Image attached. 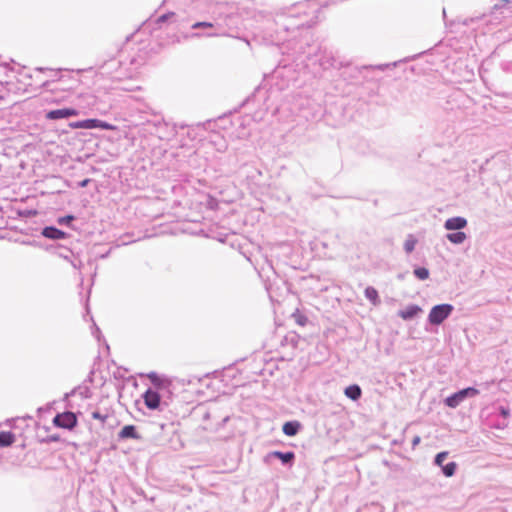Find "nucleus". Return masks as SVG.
<instances>
[{"instance_id": "c9c22d12", "label": "nucleus", "mask_w": 512, "mask_h": 512, "mask_svg": "<svg viewBox=\"0 0 512 512\" xmlns=\"http://www.w3.org/2000/svg\"><path fill=\"white\" fill-rule=\"evenodd\" d=\"M463 24H464V25H467V24H468L467 19H465V20L463 21Z\"/></svg>"}, {"instance_id": "72a5a7b5", "label": "nucleus", "mask_w": 512, "mask_h": 512, "mask_svg": "<svg viewBox=\"0 0 512 512\" xmlns=\"http://www.w3.org/2000/svg\"><path fill=\"white\" fill-rule=\"evenodd\" d=\"M228 420H229V417H228V416L224 417V418H223V424H225Z\"/></svg>"}, {"instance_id": "cd10ccee", "label": "nucleus", "mask_w": 512, "mask_h": 512, "mask_svg": "<svg viewBox=\"0 0 512 512\" xmlns=\"http://www.w3.org/2000/svg\"><path fill=\"white\" fill-rule=\"evenodd\" d=\"M174 13H168V14H163L161 15L159 18H158V23H162V22H165L170 16H173Z\"/></svg>"}, {"instance_id": "aec40b11", "label": "nucleus", "mask_w": 512, "mask_h": 512, "mask_svg": "<svg viewBox=\"0 0 512 512\" xmlns=\"http://www.w3.org/2000/svg\"><path fill=\"white\" fill-rule=\"evenodd\" d=\"M148 378L149 380L151 381V383L156 387V388H160L161 385H162V380L160 379V377L158 376V374L156 372H151L149 373L148 375Z\"/></svg>"}, {"instance_id": "9d476101", "label": "nucleus", "mask_w": 512, "mask_h": 512, "mask_svg": "<svg viewBox=\"0 0 512 512\" xmlns=\"http://www.w3.org/2000/svg\"><path fill=\"white\" fill-rule=\"evenodd\" d=\"M301 428V424L298 421H288L284 423L282 431L287 436H295Z\"/></svg>"}, {"instance_id": "ddd939ff", "label": "nucleus", "mask_w": 512, "mask_h": 512, "mask_svg": "<svg viewBox=\"0 0 512 512\" xmlns=\"http://www.w3.org/2000/svg\"><path fill=\"white\" fill-rule=\"evenodd\" d=\"M344 394L349 399H351L353 401H357L361 397L362 391H361V388H360L359 385L352 384V385H350V386L345 388Z\"/></svg>"}, {"instance_id": "2eb2a0df", "label": "nucleus", "mask_w": 512, "mask_h": 512, "mask_svg": "<svg viewBox=\"0 0 512 512\" xmlns=\"http://www.w3.org/2000/svg\"><path fill=\"white\" fill-rule=\"evenodd\" d=\"M446 238L453 244H462L466 239H467V235L466 233L462 232V231H456V232H452V233H448L446 235Z\"/></svg>"}, {"instance_id": "473e14b6", "label": "nucleus", "mask_w": 512, "mask_h": 512, "mask_svg": "<svg viewBox=\"0 0 512 512\" xmlns=\"http://www.w3.org/2000/svg\"><path fill=\"white\" fill-rule=\"evenodd\" d=\"M217 35L218 34H216V33H209V34H207L208 37H214V36H217Z\"/></svg>"}, {"instance_id": "a211bd4d", "label": "nucleus", "mask_w": 512, "mask_h": 512, "mask_svg": "<svg viewBox=\"0 0 512 512\" xmlns=\"http://www.w3.org/2000/svg\"><path fill=\"white\" fill-rule=\"evenodd\" d=\"M417 240L414 238L413 235H409L407 239L404 242V250L406 253H411L415 249Z\"/></svg>"}, {"instance_id": "1a4fd4ad", "label": "nucleus", "mask_w": 512, "mask_h": 512, "mask_svg": "<svg viewBox=\"0 0 512 512\" xmlns=\"http://www.w3.org/2000/svg\"><path fill=\"white\" fill-rule=\"evenodd\" d=\"M42 235L46 238L58 240L64 239L66 237V233L54 226H47L42 230Z\"/></svg>"}, {"instance_id": "412c9836", "label": "nucleus", "mask_w": 512, "mask_h": 512, "mask_svg": "<svg viewBox=\"0 0 512 512\" xmlns=\"http://www.w3.org/2000/svg\"><path fill=\"white\" fill-rule=\"evenodd\" d=\"M448 456V452L446 451H443V452H440L438 453L436 456H435V459H434V464L437 465V466H440L442 468L443 465V462L445 461V459L447 458Z\"/></svg>"}, {"instance_id": "f257e3e1", "label": "nucleus", "mask_w": 512, "mask_h": 512, "mask_svg": "<svg viewBox=\"0 0 512 512\" xmlns=\"http://www.w3.org/2000/svg\"><path fill=\"white\" fill-rule=\"evenodd\" d=\"M451 304H439L432 307L428 315V321L432 325H440L453 312Z\"/></svg>"}, {"instance_id": "39448f33", "label": "nucleus", "mask_w": 512, "mask_h": 512, "mask_svg": "<svg viewBox=\"0 0 512 512\" xmlns=\"http://www.w3.org/2000/svg\"><path fill=\"white\" fill-rule=\"evenodd\" d=\"M143 400L147 408L150 410H160L161 409V397L158 391L148 388L146 392L143 394Z\"/></svg>"}, {"instance_id": "f704fd0d", "label": "nucleus", "mask_w": 512, "mask_h": 512, "mask_svg": "<svg viewBox=\"0 0 512 512\" xmlns=\"http://www.w3.org/2000/svg\"><path fill=\"white\" fill-rule=\"evenodd\" d=\"M200 36H201V34H199V33L193 34V37H200Z\"/></svg>"}, {"instance_id": "20e7f679", "label": "nucleus", "mask_w": 512, "mask_h": 512, "mask_svg": "<svg viewBox=\"0 0 512 512\" xmlns=\"http://www.w3.org/2000/svg\"><path fill=\"white\" fill-rule=\"evenodd\" d=\"M53 423L57 427L71 430L77 425V418L73 412L67 411L57 414L53 419Z\"/></svg>"}, {"instance_id": "9b49d317", "label": "nucleus", "mask_w": 512, "mask_h": 512, "mask_svg": "<svg viewBox=\"0 0 512 512\" xmlns=\"http://www.w3.org/2000/svg\"><path fill=\"white\" fill-rule=\"evenodd\" d=\"M119 438L121 439H140V435L136 431V427L134 425H126L119 432Z\"/></svg>"}, {"instance_id": "6e6552de", "label": "nucleus", "mask_w": 512, "mask_h": 512, "mask_svg": "<svg viewBox=\"0 0 512 512\" xmlns=\"http://www.w3.org/2000/svg\"><path fill=\"white\" fill-rule=\"evenodd\" d=\"M421 311L422 309L418 305L412 304L407 306L403 310H399L398 316L401 317L403 320H411L414 317H416Z\"/></svg>"}, {"instance_id": "2f4dec72", "label": "nucleus", "mask_w": 512, "mask_h": 512, "mask_svg": "<svg viewBox=\"0 0 512 512\" xmlns=\"http://www.w3.org/2000/svg\"><path fill=\"white\" fill-rule=\"evenodd\" d=\"M389 66H390V64H381V65L376 66V68L383 71V70L387 69Z\"/></svg>"}, {"instance_id": "423d86ee", "label": "nucleus", "mask_w": 512, "mask_h": 512, "mask_svg": "<svg viewBox=\"0 0 512 512\" xmlns=\"http://www.w3.org/2000/svg\"><path fill=\"white\" fill-rule=\"evenodd\" d=\"M78 111L74 108H62V109H55L50 110L46 113V119L48 120H58V119H64L69 118L72 116H77Z\"/></svg>"}, {"instance_id": "a878e982", "label": "nucleus", "mask_w": 512, "mask_h": 512, "mask_svg": "<svg viewBox=\"0 0 512 512\" xmlns=\"http://www.w3.org/2000/svg\"><path fill=\"white\" fill-rule=\"evenodd\" d=\"M73 219H74V216H72V215H67V216H64V217L59 218L58 223H59V224H68V223H70Z\"/></svg>"}, {"instance_id": "4be33fe9", "label": "nucleus", "mask_w": 512, "mask_h": 512, "mask_svg": "<svg viewBox=\"0 0 512 512\" xmlns=\"http://www.w3.org/2000/svg\"><path fill=\"white\" fill-rule=\"evenodd\" d=\"M320 65L324 68V69H328L329 67H334L335 66V60L333 58L331 59H321L320 60Z\"/></svg>"}, {"instance_id": "f8f14e48", "label": "nucleus", "mask_w": 512, "mask_h": 512, "mask_svg": "<svg viewBox=\"0 0 512 512\" xmlns=\"http://www.w3.org/2000/svg\"><path fill=\"white\" fill-rule=\"evenodd\" d=\"M271 456L281 460V462L284 465H291L295 458V454L291 451H289V452L274 451L271 453Z\"/></svg>"}, {"instance_id": "5701e85b", "label": "nucleus", "mask_w": 512, "mask_h": 512, "mask_svg": "<svg viewBox=\"0 0 512 512\" xmlns=\"http://www.w3.org/2000/svg\"><path fill=\"white\" fill-rule=\"evenodd\" d=\"M93 419L99 420L101 423H104L107 419V415L100 413L99 411H93L91 413Z\"/></svg>"}, {"instance_id": "7ed1b4c3", "label": "nucleus", "mask_w": 512, "mask_h": 512, "mask_svg": "<svg viewBox=\"0 0 512 512\" xmlns=\"http://www.w3.org/2000/svg\"><path fill=\"white\" fill-rule=\"evenodd\" d=\"M73 129H95L101 128L104 130H113L114 126L99 119H86L70 123Z\"/></svg>"}, {"instance_id": "dca6fc26", "label": "nucleus", "mask_w": 512, "mask_h": 512, "mask_svg": "<svg viewBox=\"0 0 512 512\" xmlns=\"http://www.w3.org/2000/svg\"><path fill=\"white\" fill-rule=\"evenodd\" d=\"M15 441V435L12 432H0V447H8Z\"/></svg>"}, {"instance_id": "c756f323", "label": "nucleus", "mask_w": 512, "mask_h": 512, "mask_svg": "<svg viewBox=\"0 0 512 512\" xmlns=\"http://www.w3.org/2000/svg\"><path fill=\"white\" fill-rule=\"evenodd\" d=\"M90 182V179H84L79 183L80 187H86L88 183Z\"/></svg>"}, {"instance_id": "f3484780", "label": "nucleus", "mask_w": 512, "mask_h": 512, "mask_svg": "<svg viewBox=\"0 0 512 512\" xmlns=\"http://www.w3.org/2000/svg\"><path fill=\"white\" fill-rule=\"evenodd\" d=\"M457 469V464L455 462H449L446 465L442 466V472L446 477H452Z\"/></svg>"}, {"instance_id": "f03ea898", "label": "nucleus", "mask_w": 512, "mask_h": 512, "mask_svg": "<svg viewBox=\"0 0 512 512\" xmlns=\"http://www.w3.org/2000/svg\"><path fill=\"white\" fill-rule=\"evenodd\" d=\"M479 394V390L474 387H467L450 395L445 399V405L450 408L458 407L466 398L475 397Z\"/></svg>"}, {"instance_id": "0eeeda50", "label": "nucleus", "mask_w": 512, "mask_h": 512, "mask_svg": "<svg viewBox=\"0 0 512 512\" xmlns=\"http://www.w3.org/2000/svg\"><path fill=\"white\" fill-rule=\"evenodd\" d=\"M467 219L461 216L448 218L444 222V228L449 231H460L467 226Z\"/></svg>"}, {"instance_id": "393cba45", "label": "nucleus", "mask_w": 512, "mask_h": 512, "mask_svg": "<svg viewBox=\"0 0 512 512\" xmlns=\"http://www.w3.org/2000/svg\"><path fill=\"white\" fill-rule=\"evenodd\" d=\"M498 411L503 418H508L510 416V409L508 407L500 406Z\"/></svg>"}, {"instance_id": "6ab92c4d", "label": "nucleus", "mask_w": 512, "mask_h": 512, "mask_svg": "<svg viewBox=\"0 0 512 512\" xmlns=\"http://www.w3.org/2000/svg\"><path fill=\"white\" fill-rule=\"evenodd\" d=\"M413 273L420 280H426L429 277V270L425 267H418Z\"/></svg>"}, {"instance_id": "4468645a", "label": "nucleus", "mask_w": 512, "mask_h": 512, "mask_svg": "<svg viewBox=\"0 0 512 512\" xmlns=\"http://www.w3.org/2000/svg\"><path fill=\"white\" fill-rule=\"evenodd\" d=\"M365 297L374 305L377 306L380 304V298L378 295L377 290L372 287L368 286L364 291Z\"/></svg>"}, {"instance_id": "c85d7f7f", "label": "nucleus", "mask_w": 512, "mask_h": 512, "mask_svg": "<svg viewBox=\"0 0 512 512\" xmlns=\"http://www.w3.org/2000/svg\"><path fill=\"white\" fill-rule=\"evenodd\" d=\"M503 69L505 71L511 72L512 71V62H506L503 64Z\"/></svg>"}, {"instance_id": "b1692460", "label": "nucleus", "mask_w": 512, "mask_h": 512, "mask_svg": "<svg viewBox=\"0 0 512 512\" xmlns=\"http://www.w3.org/2000/svg\"><path fill=\"white\" fill-rule=\"evenodd\" d=\"M213 27V24L211 22H196L192 25L193 29L198 28H211Z\"/></svg>"}, {"instance_id": "7c9ffc66", "label": "nucleus", "mask_w": 512, "mask_h": 512, "mask_svg": "<svg viewBox=\"0 0 512 512\" xmlns=\"http://www.w3.org/2000/svg\"><path fill=\"white\" fill-rule=\"evenodd\" d=\"M420 443V437L419 436H415L412 440V445L413 446H416Z\"/></svg>"}, {"instance_id": "bb28decb", "label": "nucleus", "mask_w": 512, "mask_h": 512, "mask_svg": "<svg viewBox=\"0 0 512 512\" xmlns=\"http://www.w3.org/2000/svg\"><path fill=\"white\" fill-rule=\"evenodd\" d=\"M509 2H510V0H501L499 3L494 5L493 9L498 10L500 8H503L505 6V4H507Z\"/></svg>"}]
</instances>
